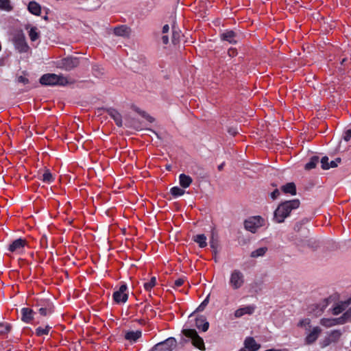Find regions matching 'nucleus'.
<instances>
[{
    "label": "nucleus",
    "mask_w": 351,
    "mask_h": 351,
    "mask_svg": "<svg viewBox=\"0 0 351 351\" xmlns=\"http://www.w3.org/2000/svg\"><path fill=\"white\" fill-rule=\"evenodd\" d=\"M300 206L298 199L286 201L280 204L275 210L274 213V220L276 223H282L285 219L290 215L293 210Z\"/></svg>",
    "instance_id": "nucleus-1"
},
{
    "label": "nucleus",
    "mask_w": 351,
    "mask_h": 351,
    "mask_svg": "<svg viewBox=\"0 0 351 351\" xmlns=\"http://www.w3.org/2000/svg\"><path fill=\"white\" fill-rule=\"evenodd\" d=\"M40 82L42 84L47 86H65L72 83V82L67 77L54 73H47L43 75L40 79Z\"/></svg>",
    "instance_id": "nucleus-2"
},
{
    "label": "nucleus",
    "mask_w": 351,
    "mask_h": 351,
    "mask_svg": "<svg viewBox=\"0 0 351 351\" xmlns=\"http://www.w3.org/2000/svg\"><path fill=\"white\" fill-rule=\"evenodd\" d=\"M228 283L233 290L241 289L245 284L244 274L240 269H233L230 274Z\"/></svg>",
    "instance_id": "nucleus-3"
},
{
    "label": "nucleus",
    "mask_w": 351,
    "mask_h": 351,
    "mask_svg": "<svg viewBox=\"0 0 351 351\" xmlns=\"http://www.w3.org/2000/svg\"><path fill=\"white\" fill-rule=\"evenodd\" d=\"M182 333L187 337L190 338L193 345L201 350H205L204 340L200 337L194 329H184Z\"/></svg>",
    "instance_id": "nucleus-4"
},
{
    "label": "nucleus",
    "mask_w": 351,
    "mask_h": 351,
    "mask_svg": "<svg viewBox=\"0 0 351 351\" xmlns=\"http://www.w3.org/2000/svg\"><path fill=\"white\" fill-rule=\"evenodd\" d=\"M15 49L20 53L27 52L29 47L25 40V34L22 31H18L12 38Z\"/></svg>",
    "instance_id": "nucleus-5"
},
{
    "label": "nucleus",
    "mask_w": 351,
    "mask_h": 351,
    "mask_svg": "<svg viewBox=\"0 0 351 351\" xmlns=\"http://www.w3.org/2000/svg\"><path fill=\"white\" fill-rule=\"evenodd\" d=\"M264 220L260 216H254L248 218L245 221V228L252 232L255 233L256 230L263 226Z\"/></svg>",
    "instance_id": "nucleus-6"
},
{
    "label": "nucleus",
    "mask_w": 351,
    "mask_h": 351,
    "mask_svg": "<svg viewBox=\"0 0 351 351\" xmlns=\"http://www.w3.org/2000/svg\"><path fill=\"white\" fill-rule=\"evenodd\" d=\"M80 64V58L76 57H67L59 60L57 66L66 71H71Z\"/></svg>",
    "instance_id": "nucleus-7"
},
{
    "label": "nucleus",
    "mask_w": 351,
    "mask_h": 351,
    "mask_svg": "<svg viewBox=\"0 0 351 351\" xmlns=\"http://www.w3.org/2000/svg\"><path fill=\"white\" fill-rule=\"evenodd\" d=\"M177 341L175 338L169 337L165 341L157 343L152 351H172L176 348Z\"/></svg>",
    "instance_id": "nucleus-8"
},
{
    "label": "nucleus",
    "mask_w": 351,
    "mask_h": 351,
    "mask_svg": "<svg viewBox=\"0 0 351 351\" xmlns=\"http://www.w3.org/2000/svg\"><path fill=\"white\" fill-rule=\"evenodd\" d=\"M27 242L25 239H17L8 245L7 250L12 253L21 254Z\"/></svg>",
    "instance_id": "nucleus-9"
},
{
    "label": "nucleus",
    "mask_w": 351,
    "mask_h": 351,
    "mask_svg": "<svg viewBox=\"0 0 351 351\" xmlns=\"http://www.w3.org/2000/svg\"><path fill=\"white\" fill-rule=\"evenodd\" d=\"M221 38L230 44H236L241 40V36L232 30H228L221 34Z\"/></svg>",
    "instance_id": "nucleus-10"
},
{
    "label": "nucleus",
    "mask_w": 351,
    "mask_h": 351,
    "mask_svg": "<svg viewBox=\"0 0 351 351\" xmlns=\"http://www.w3.org/2000/svg\"><path fill=\"white\" fill-rule=\"evenodd\" d=\"M127 290V285L125 284L122 285L119 290L116 291L113 293V298L117 303L125 302L128 300V295L125 293Z\"/></svg>",
    "instance_id": "nucleus-11"
},
{
    "label": "nucleus",
    "mask_w": 351,
    "mask_h": 351,
    "mask_svg": "<svg viewBox=\"0 0 351 351\" xmlns=\"http://www.w3.org/2000/svg\"><path fill=\"white\" fill-rule=\"evenodd\" d=\"M345 317L342 315L339 318H323L320 320V324L327 328L346 323Z\"/></svg>",
    "instance_id": "nucleus-12"
},
{
    "label": "nucleus",
    "mask_w": 351,
    "mask_h": 351,
    "mask_svg": "<svg viewBox=\"0 0 351 351\" xmlns=\"http://www.w3.org/2000/svg\"><path fill=\"white\" fill-rule=\"evenodd\" d=\"M321 328L318 326L313 328V329L307 334L305 338V342L307 344H311L315 342L321 333Z\"/></svg>",
    "instance_id": "nucleus-13"
},
{
    "label": "nucleus",
    "mask_w": 351,
    "mask_h": 351,
    "mask_svg": "<svg viewBox=\"0 0 351 351\" xmlns=\"http://www.w3.org/2000/svg\"><path fill=\"white\" fill-rule=\"evenodd\" d=\"M350 304L351 296L344 301H340L338 302L332 308V314L339 315V313H342Z\"/></svg>",
    "instance_id": "nucleus-14"
},
{
    "label": "nucleus",
    "mask_w": 351,
    "mask_h": 351,
    "mask_svg": "<svg viewBox=\"0 0 351 351\" xmlns=\"http://www.w3.org/2000/svg\"><path fill=\"white\" fill-rule=\"evenodd\" d=\"M260 348V345L258 344L254 338L247 337L244 341V348L247 351H256Z\"/></svg>",
    "instance_id": "nucleus-15"
},
{
    "label": "nucleus",
    "mask_w": 351,
    "mask_h": 351,
    "mask_svg": "<svg viewBox=\"0 0 351 351\" xmlns=\"http://www.w3.org/2000/svg\"><path fill=\"white\" fill-rule=\"evenodd\" d=\"M254 307L253 306H246L236 310L234 315L235 318H239L244 315H251L254 313Z\"/></svg>",
    "instance_id": "nucleus-16"
},
{
    "label": "nucleus",
    "mask_w": 351,
    "mask_h": 351,
    "mask_svg": "<svg viewBox=\"0 0 351 351\" xmlns=\"http://www.w3.org/2000/svg\"><path fill=\"white\" fill-rule=\"evenodd\" d=\"M21 319L25 323L30 322L34 317V311L29 308H23L21 311Z\"/></svg>",
    "instance_id": "nucleus-17"
},
{
    "label": "nucleus",
    "mask_w": 351,
    "mask_h": 351,
    "mask_svg": "<svg viewBox=\"0 0 351 351\" xmlns=\"http://www.w3.org/2000/svg\"><path fill=\"white\" fill-rule=\"evenodd\" d=\"M195 326L198 329L202 330L203 332H206L208 329L209 323L206 321L205 317L200 316L196 318Z\"/></svg>",
    "instance_id": "nucleus-18"
},
{
    "label": "nucleus",
    "mask_w": 351,
    "mask_h": 351,
    "mask_svg": "<svg viewBox=\"0 0 351 351\" xmlns=\"http://www.w3.org/2000/svg\"><path fill=\"white\" fill-rule=\"evenodd\" d=\"M110 117L113 119L118 127L123 126L122 117L119 112L114 109H109L108 110Z\"/></svg>",
    "instance_id": "nucleus-19"
},
{
    "label": "nucleus",
    "mask_w": 351,
    "mask_h": 351,
    "mask_svg": "<svg viewBox=\"0 0 351 351\" xmlns=\"http://www.w3.org/2000/svg\"><path fill=\"white\" fill-rule=\"evenodd\" d=\"M141 335L142 333L141 330L128 331L125 334V338L131 342H135L141 337Z\"/></svg>",
    "instance_id": "nucleus-20"
},
{
    "label": "nucleus",
    "mask_w": 351,
    "mask_h": 351,
    "mask_svg": "<svg viewBox=\"0 0 351 351\" xmlns=\"http://www.w3.org/2000/svg\"><path fill=\"white\" fill-rule=\"evenodd\" d=\"M267 251H268L267 247L264 246V247H258V248L253 250L250 253V257L253 258H258L260 257H263L266 254Z\"/></svg>",
    "instance_id": "nucleus-21"
},
{
    "label": "nucleus",
    "mask_w": 351,
    "mask_h": 351,
    "mask_svg": "<svg viewBox=\"0 0 351 351\" xmlns=\"http://www.w3.org/2000/svg\"><path fill=\"white\" fill-rule=\"evenodd\" d=\"M192 182L193 180L189 176L184 173H182L179 176V182L180 186L183 188L189 187Z\"/></svg>",
    "instance_id": "nucleus-22"
},
{
    "label": "nucleus",
    "mask_w": 351,
    "mask_h": 351,
    "mask_svg": "<svg viewBox=\"0 0 351 351\" xmlns=\"http://www.w3.org/2000/svg\"><path fill=\"white\" fill-rule=\"evenodd\" d=\"M130 29L125 25L117 27L114 29V33L118 36H128L130 35Z\"/></svg>",
    "instance_id": "nucleus-23"
},
{
    "label": "nucleus",
    "mask_w": 351,
    "mask_h": 351,
    "mask_svg": "<svg viewBox=\"0 0 351 351\" xmlns=\"http://www.w3.org/2000/svg\"><path fill=\"white\" fill-rule=\"evenodd\" d=\"M26 29H29L28 34L32 41H36L39 38V32L36 27L27 25Z\"/></svg>",
    "instance_id": "nucleus-24"
},
{
    "label": "nucleus",
    "mask_w": 351,
    "mask_h": 351,
    "mask_svg": "<svg viewBox=\"0 0 351 351\" xmlns=\"http://www.w3.org/2000/svg\"><path fill=\"white\" fill-rule=\"evenodd\" d=\"M282 190L285 193H290L292 195L296 194L295 185L293 182L287 183V184L282 186Z\"/></svg>",
    "instance_id": "nucleus-25"
},
{
    "label": "nucleus",
    "mask_w": 351,
    "mask_h": 351,
    "mask_svg": "<svg viewBox=\"0 0 351 351\" xmlns=\"http://www.w3.org/2000/svg\"><path fill=\"white\" fill-rule=\"evenodd\" d=\"M193 240L202 248L207 245L206 237L204 234H200L195 236Z\"/></svg>",
    "instance_id": "nucleus-26"
},
{
    "label": "nucleus",
    "mask_w": 351,
    "mask_h": 351,
    "mask_svg": "<svg viewBox=\"0 0 351 351\" xmlns=\"http://www.w3.org/2000/svg\"><path fill=\"white\" fill-rule=\"evenodd\" d=\"M28 10L34 15H39L40 13V7L35 1H31L28 5Z\"/></svg>",
    "instance_id": "nucleus-27"
},
{
    "label": "nucleus",
    "mask_w": 351,
    "mask_h": 351,
    "mask_svg": "<svg viewBox=\"0 0 351 351\" xmlns=\"http://www.w3.org/2000/svg\"><path fill=\"white\" fill-rule=\"evenodd\" d=\"M319 162V157L313 156L311 158V160L306 164L305 169H311L316 167L317 164Z\"/></svg>",
    "instance_id": "nucleus-28"
},
{
    "label": "nucleus",
    "mask_w": 351,
    "mask_h": 351,
    "mask_svg": "<svg viewBox=\"0 0 351 351\" xmlns=\"http://www.w3.org/2000/svg\"><path fill=\"white\" fill-rule=\"evenodd\" d=\"M51 327L50 326H46L45 328L38 327L36 329V335L37 336H43L44 335H48Z\"/></svg>",
    "instance_id": "nucleus-29"
},
{
    "label": "nucleus",
    "mask_w": 351,
    "mask_h": 351,
    "mask_svg": "<svg viewBox=\"0 0 351 351\" xmlns=\"http://www.w3.org/2000/svg\"><path fill=\"white\" fill-rule=\"evenodd\" d=\"M42 180L47 183H50L53 181V178L49 170L47 169L45 171L42 175Z\"/></svg>",
    "instance_id": "nucleus-30"
},
{
    "label": "nucleus",
    "mask_w": 351,
    "mask_h": 351,
    "mask_svg": "<svg viewBox=\"0 0 351 351\" xmlns=\"http://www.w3.org/2000/svg\"><path fill=\"white\" fill-rule=\"evenodd\" d=\"M170 192L174 197L182 196L184 194V191L178 186L171 188Z\"/></svg>",
    "instance_id": "nucleus-31"
},
{
    "label": "nucleus",
    "mask_w": 351,
    "mask_h": 351,
    "mask_svg": "<svg viewBox=\"0 0 351 351\" xmlns=\"http://www.w3.org/2000/svg\"><path fill=\"white\" fill-rule=\"evenodd\" d=\"M210 247L213 249V252L216 254H217V249L218 246V241L217 239H215L214 234H212V237L210 239Z\"/></svg>",
    "instance_id": "nucleus-32"
},
{
    "label": "nucleus",
    "mask_w": 351,
    "mask_h": 351,
    "mask_svg": "<svg viewBox=\"0 0 351 351\" xmlns=\"http://www.w3.org/2000/svg\"><path fill=\"white\" fill-rule=\"evenodd\" d=\"M156 284V277H152L149 282L144 283V288L147 291H150Z\"/></svg>",
    "instance_id": "nucleus-33"
},
{
    "label": "nucleus",
    "mask_w": 351,
    "mask_h": 351,
    "mask_svg": "<svg viewBox=\"0 0 351 351\" xmlns=\"http://www.w3.org/2000/svg\"><path fill=\"white\" fill-rule=\"evenodd\" d=\"M310 324H311V319L308 318H305V319L300 320L298 322V326L307 330L308 328L310 327Z\"/></svg>",
    "instance_id": "nucleus-34"
},
{
    "label": "nucleus",
    "mask_w": 351,
    "mask_h": 351,
    "mask_svg": "<svg viewBox=\"0 0 351 351\" xmlns=\"http://www.w3.org/2000/svg\"><path fill=\"white\" fill-rule=\"evenodd\" d=\"M0 9L9 11L12 9L9 0H0Z\"/></svg>",
    "instance_id": "nucleus-35"
},
{
    "label": "nucleus",
    "mask_w": 351,
    "mask_h": 351,
    "mask_svg": "<svg viewBox=\"0 0 351 351\" xmlns=\"http://www.w3.org/2000/svg\"><path fill=\"white\" fill-rule=\"evenodd\" d=\"M328 160H329V159L327 156H324L322 158L320 162H321L322 168L323 169H325V170L329 169Z\"/></svg>",
    "instance_id": "nucleus-36"
},
{
    "label": "nucleus",
    "mask_w": 351,
    "mask_h": 351,
    "mask_svg": "<svg viewBox=\"0 0 351 351\" xmlns=\"http://www.w3.org/2000/svg\"><path fill=\"white\" fill-rule=\"evenodd\" d=\"M10 326L6 323H0V334H5L10 331Z\"/></svg>",
    "instance_id": "nucleus-37"
},
{
    "label": "nucleus",
    "mask_w": 351,
    "mask_h": 351,
    "mask_svg": "<svg viewBox=\"0 0 351 351\" xmlns=\"http://www.w3.org/2000/svg\"><path fill=\"white\" fill-rule=\"evenodd\" d=\"M38 311L40 314L43 316H47L52 312L51 307H41L39 308Z\"/></svg>",
    "instance_id": "nucleus-38"
},
{
    "label": "nucleus",
    "mask_w": 351,
    "mask_h": 351,
    "mask_svg": "<svg viewBox=\"0 0 351 351\" xmlns=\"http://www.w3.org/2000/svg\"><path fill=\"white\" fill-rule=\"evenodd\" d=\"M341 162V158H337L335 160H331L330 162H329V169L330 168H335L336 167L338 166V165Z\"/></svg>",
    "instance_id": "nucleus-39"
},
{
    "label": "nucleus",
    "mask_w": 351,
    "mask_h": 351,
    "mask_svg": "<svg viewBox=\"0 0 351 351\" xmlns=\"http://www.w3.org/2000/svg\"><path fill=\"white\" fill-rule=\"evenodd\" d=\"M16 82L18 83H21L23 84H27L29 83V80L27 77H24V76H18L16 77Z\"/></svg>",
    "instance_id": "nucleus-40"
},
{
    "label": "nucleus",
    "mask_w": 351,
    "mask_h": 351,
    "mask_svg": "<svg viewBox=\"0 0 351 351\" xmlns=\"http://www.w3.org/2000/svg\"><path fill=\"white\" fill-rule=\"evenodd\" d=\"M209 302V295L205 298V300L202 302V304L197 308L198 311H202L204 307L208 304Z\"/></svg>",
    "instance_id": "nucleus-41"
},
{
    "label": "nucleus",
    "mask_w": 351,
    "mask_h": 351,
    "mask_svg": "<svg viewBox=\"0 0 351 351\" xmlns=\"http://www.w3.org/2000/svg\"><path fill=\"white\" fill-rule=\"evenodd\" d=\"M180 38V33L173 29V36H172V42L173 43H176Z\"/></svg>",
    "instance_id": "nucleus-42"
},
{
    "label": "nucleus",
    "mask_w": 351,
    "mask_h": 351,
    "mask_svg": "<svg viewBox=\"0 0 351 351\" xmlns=\"http://www.w3.org/2000/svg\"><path fill=\"white\" fill-rule=\"evenodd\" d=\"M351 138V128L348 130L343 136V139L346 141H348Z\"/></svg>",
    "instance_id": "nucleus-43"
},
{
    "label": "nucleus",
    "mask_w": 351,
    "mask_h": 351,
    "mask_svg": "<svg viewBox=\"0 0 351 351\" xmlns=\"http://www.w3.org/2000/svg\"><path fill=\"white\" fill-rule=\"evenodd\" d=\"M343 317H345L346 322L348 320H351V308L343 315Z\"/></svg>",
    "instance_id": "nucleus-44"
},
{
    "label": "nucleus",
    "mask_w": 351,
    "mask_h": 351,
    "mask_svg": "<svg viewBox=\"0 0 351 351\" xmlns=\"http://www.w3.org/2000/svg\"><path fill=\"white\" fill-rule=\"evenodd\" d=\"M141 114L149 122H152L154 121V119L145 112H141Z\"/></svg>",
    "instance_id": "nucleus-45"
},
{
    "label": "nucleus",
    "mask_w": 351,
    "mask_h": 351,
    "mask_svg": "<svg viewBox=\"0 0 351 351\" xmlns=\"http://www.w3.org/2000/svg\"><path fill=\"white\" fill-rule=\"evenodd\" d=\"M183 283H184V280L179 278L175 281L174 285L176 287H179L182 286L183 285Z\"/></svg>",
    "instance_id": "nucleus-46"
},
{
    "label": "nucleus",
    "mask_w": 351,
    "mask_h": 351,
    "mask_svg": "<svg viewBox=\"0 0 351 351\" xmlns=\"http://www.w3.org/2000/svg\"><path fill=\"white\" fill-rule=\"evenodd\" d=\"M279 195H280L279 191L278 189H276L274 191H273L271 193V197L274 199L277 198Z\"/></svg>",
    "instance_id": "nucleus-47"
},
{
    "label": "nucleus",
    "mask_w": 351,
    "mask_h": 351,
    "mask_svg": "<svg viewBox=\"0 0 351 351\" xmlns=\"http://www.w3.org/2000/svg\"><path fill=\"white\" fill-rule=\"evenodd\" d=\"M228 55H229L230 56L233 57V56H234L237 54L236 49H235L230 48V49L228 50Z\"/></svg>",
    "instance_id": "nucleus-48"
},
{
    "label": "nucleus",
    "mask_w": 351,
    "mask_h": 351,
    "mask_svg": "<svg viewBox=\"0 0 351 351\" xmlns=\"http://www.w3.org/2000/svg\"><path fill=\"white\" fill-rule=\"evenodd\" d=\"M162 41L163 44L167 45L169 43V38H168V36H165V35L162 36Z\"/></svg>",
    "instance_id": "nucleus-49"
},
{
    "label": "nucleus",
    "mask_w": 351,
    "mask_h": 351,
    "mask_svg": "<svg viewBox=\"0 0 351 351\" xmlns=\"http://www.w3.org/2000/svg\"><path fill=\"white\" fill-rule=\"evenodd\" d=\"M169 27L168 25H165L162 27V34H166L169 32Z\"/></svg>",
    "instance_id": "nucleus-50"
},
{
    "label": "nucleus",
    "mask_w": 351,
    "mask_h": 351,
    "mask_svg": "<svg viewBox=\"0 0 351 351\" xmlns=\"http://www.w3.org/2000/svg\"><path fill=\"white\" fill-rule=\"evenodd\" d=\"M341 333L339 331H333L331 334L332 337L335 338H338L340 336Z\"/></svg>",
    "instance_id": "nucleus-51"
},
{
    "label": "nucleus",
    "mask_w": 351,
    "mask_h": 351,
    "mask_svg": "<svg viewBox=\"0 0 351 351\" xmlns=\"http://www.w3.org/2000/svg\"><path fill=\"white\" fill-rule=\"evenodd\" d=\"M228 132L232 135H235L237 133V131L234 128H230L228 130Z\"/></svg>",
    "instance_id": "nucleus-52"
},
{
    "label": "nucleus",
    "mask_w": 351,
    "mask_h": 351,
    "mask_svg": "<svg viewBox=\"0 0 351 351\" xmlns=\"http://www.w3.org/2000/svg\"><path fill=\"white\" fill-rule=\"evenodd\" d=\"M328 305V300H325L323 302L322 308L321 311H322L323 309L325 308Z\"/></svg>",
    "instance_id": "nucleus-53"
},
{
    "label": "nucleus",
    "mask_w": 351,
    "mask_h": 351,
    "mask_svg": "<svg viewBox=\"0 0 351 351\" xmlns=\"http://www.w3.org/2000/svg\"><path fill=\"white\" fill-rule=\"evenodd\" d=\"M223 163L221 164V165L218 167L219 170H221V169H223Z\"/></svg>",
    "instance_id": "nucleus-54"
},
{
    "label": "nucleus",
    "mask_w": 351,
    "mask_h": 351,
    "mask_svg": "<svg viewBox=\"0 0 351 351\" xmlns=\"http://www.w3.org/2000/svg\"><path fill=\"white\" fill-rule=\"evenodd\" d=\"M299 228H300V225L299 224H297L295 227V229H298L299 230Z\"/></svg>",
    "instance_id": "nucleus-55"
},
{
    "label": "nucleus",
    "mask_w": 351,
    "mask_h": 351,
    "mask_svg": "<svg viewBox=\"0 0 351 351\" xmlns=\"http://www.w3.org/2000/svg\"><path fill=\"white\" fill-rule=\"evenodd\" d=\"M239 351H247L245 349H241Z\"/></svg>",
    "instance_id": "nucleus-56"
}]
</instances>
